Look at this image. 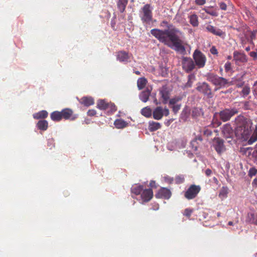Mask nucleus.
<instances>
[{"mask_svg": "<svg viewBox=\"0 0 257 257\" xmlns=\"http://www.w3.org/2000/svg\"><path fill=\"white\" fill-rule=\"evenodd\" d=\"M213 147L217 153L220 156L226 151V148L224 145V141L219 138H214Z\"/></svg>", "mask_w": 257, "mask_h": 257, "instance_id": "6", "label": "nucleus"}, {"mask_svg": "<svg viewBox=\"0 0 257 257\" xmlns=\"http://www.w3.org/2000/svg\"><path fill=\"white\" fill-rule=\"evenodd\" d=\"M193 212V209L186 208L185 209L183 215L189 218Z\"/></svg>", "mask_w": 257, "mask_h": 257, "instance_id": "36", "label": "nucleus"}, {"mask_svg": "<svg viewBox=\"0 0 257 257\" xmlns=\"http://www.w3.org/2000/svg\"><path fill=\"white\" fill-rule=\"evenodd\" d=\"M181 100V97H174L170 100L169 105L173 109V111L175 113L178 112L179 110L180 109L181 105L180 104H176L178 101Z\"/></svg>", "mask_w": 257, "mask_h": 257, "instance_id": "14", "label": "nucleus"}, {"mask_svg": "<svg viewBox=\"0 0 257 257\" xmlns=\"http://www.w3.org/2000/svg\"><path fill=\"white\" fill-rule=\"evenodd\" d=\"M207 30L210 33L214 35L221 36L223 34V32L219 30H216L213 26L211 25H208L206 27Z\"/></svg>", "mask_w": 257, "mask_h": 257, "instance_id": "27", "label": "nucleus"}, {"mask_svg": "<svg viewBox=\"0 0 257 257\" xmlns=\"http://www.w3.org/2000/svg\"><path fill=\"white\" fill-rule=\"evenodd\" d=\"M220 212L217 213V216L219 217V216H220Z\"/></svg>", "mask_w": 257, "mask_h": 257, "instance_id": "63", "label": "nucleus"}, {"mask_svg": "<svg viewBox=\"0 0 257 257\" xmlns=\"http://www.w3.org/2000/svg\"><path fill=\"white\" fill-rule=\"evenodd\" d=\"M127 0H119L117 3V7L121 13H123L127 4Z\"/></svg>", "mask_w": 257, "mask_h": 257, "instance_id": "31", "label": "nucleus"}, {"mask_svg": "<svg viewBox=\"0 0 257 257\" xmlns=\"http://www.w3.org/2000/svg\"><path fill=\"white\" fill-rule=\"evenodd\" d=\"M144 17L143 19L145 22H150L152 19V12L150 10V5L149 4L146 5L143 9Z\"/></svg>", "mask_w": 257, "mask_h": 257, "instance_id": "13", "label": "nucleus"}, {"mask_svg": "<svg viewBox=\"0 0 257 257\" xmlns=\"http://www.w3.org/2000/svg\"><path fill=\"white\" fill-rule=\"evenodd\" d=\"M238 113V110L236 108L225 109L221 111L219 113L220 119L223 121H226L234 114Z\"/></svg>", "mask_w": 257, "mask_h": 257, "instance_id": "7", "label": "nucleus"}, {"mask_svg": "<svg viewBox=\"0 0 257 257\" xmlns=\"http://www.w3.org/2000/svg\"><path fill=\"white\" fill-rule=\"evenodd\" d=\"M225 69L226 71H228L231 69V64L230 63H227L225 65Z\"/></svg>", "mask_w": 257, "mask_h": 257, "instance_id": "49", "label": "nucleus"}, {"mask_svg": "<svg viewBox=\"0 0 257 257\" xmlns=\"http://www.w3.org/2000/svg\"><path fill=\"white\" fill-rule=\"evenodd\" d=\"M237 126L235 129L236 137L242 141H246L251 134V121L243 116H238L236 119Z\"/></svg>", "mask_w": 257, "mask_h": 257, "instance_id": "2", "label": "nucleus"}, {"mask_svg": "<svg viewBox=\"0 0 257 257\" xmlns=\"http://www.w3.org/2000/svg\"><path fill=\"white\" fill-rule=\"evenodd\" d=\"M210 51L212 54L217 55L218 54L217 50L214 46L212 47Z\"/></svg>", "mask_w": 257, "mask_h": 257, "instance_id": "45", "label": "nucleus"}, {"mask_svg": "<svg viewBox=\"0 0 257 257\" xmlns=\"http://www.w3.org/2000/svg\"><path fill=\"white\" fill-rule=\"evenodd\" d=\"M257 141V125H255L252 133L249 135V138L247 141V144L249 145L253 144Z\"/></svg>", "mask_w": 257, "mask_h": 257, "instance_id": "17", "label": "nucleus"}, {"mask_svg": "<svg viewBox=\"0 0 257 257\" xmlns=\"http://www.w3.org/2000/svg\"><path fill=\"white\" fill-rule=\"evenodd\" d=\"M212 134V132L208 128H206L204 131V135L207 137L211 136Z\"/></svg>", "mask_w": 257, "mask_h": 257, "instance_id": "43", "label": "nucleus"}, {"mask_svg": "<svg viewBox=\"0 0 257 257\" xmlns=\"http://www.w3.org/2000/svg\"><path fill=\"white\" fill-rule=\"evenodd\" d=\"M246 221L257 225V213H249L247 215Z\"/></svg>", "mask_w": 257, "mask_h": 257, "instance_id": "18", "label": "nucleus"}, {"mask_svg": "<svg viewBox=\"0 0 257 257\" xmlns=\"http://www.w3.org/2000/svg\"><path fill=\"white\" fill-rule=\"evenodd\" d=\"M212 173V172L211 170H210V169H207L205 171V174L207 177L210 176L211 175Z\"/></svg>", "mask_w": 257, "mask_h": 257, "instance_id": "50", "label": "nucleus"}, {"mask_svg": "<svg viewBox=\"0 0 257 257\" xmlns=\"http://www.w3.org/2000/svg\"><path fill=\"white\" fill-rule=\"evenodd\" d=\"M210 79L213 83L216 85L223 86L228 83L227 80L222 77H216L213 76L210 77Z\"/></svg>", "mask_w": 257, "mask_h": 257, "instance_id": "15", "label": "nucleus"}, {"mask_svg": "<svg viewBox=\"0 0 257 257\" xmlns=\"http://www.w3.org/2000/svg\"><path fill=\"white\" fill-rule=\"evenodd\" d=\"M117 57V59L120 61H126L129 58L128 53L123 51L118 52Z\"/></svg>", "mask_w": 257, "mask_h": 257, "instance_id": "26", "label": "nucleus"}, {"mask_svg": "<svg viewBox=\"0 0 257 257\" xmlns=\"http://www.w3.org/2000/svg\"><path fill=\"white\" fill-rule=\"evenodd\" d=\"M245 50H246V51H249L250 50V48H249V47H246V48H245Z\"/></svg>", "mask_w": 257, "mask_h": 257, "instance_id": "61", "label": "nucleus"}, {"mask_svg": "<svg viewBox=\"0 0 257 257\" xmlns=\"http://www.w3.org/2000/svg\"><path fill=\"white\" fill-rule=\"evenodd\" d=\"M199 185H191L184 193V197L188 200H192L196 198L201 191Z\"/></svg>", "mask_w": 257, "mask_h": 257, "instance_id": "4", "label": "nucleus"}, {"mask_svg": "<svg viewBox=\"0 0 257 257\" xmlns=\"http://www.w3.org/2000/svg\"><path fill=\"white\" fill-rule=\"evenodd\" d=\"M149 97H142V100L144 102H147L149 100Z\"/></svg>", "mask_w": 257, "mask_h": 257, "instance_id": "55", "label": "nucleus"}, {"mask_svg": "<svg viewBox=\"0 0 257 257\" xmlns=\"http://www.w3.org/2000/svg\"><path fill=\"white\" fill-rule=\"evenodd\" d=\"M62 117L65 119H69L73 114V110L70 108H65L61 111Z\"/></svg>", "mask_w": 257, "mask_h": 257, "instance_id": "19", "label": "nucleus"}, {"mask_svg": "<svg viewBox=\"0 0 257 257\" xmlns=\"http://www.w3.org/2000/svg\"><path fill=\"white\" fill-rule=\"evenodd\" d=\"M127 123L121 119H117L114 122V125L117 128H123L127 126Z\"/></svg>", "mask_w": 257, "mask_h": 257, "instance_id": "23", "label": "nucleus"}, {"mask_svg": "<svg viewBox=\"0 0 257 257\" xmlns=\"http://www.w3.org/2000/svg\"><path fill=\"white\" fill-rule=\"evenodd\" d=\"M171 192L169 189L162 187L160 188L155 194V197L157 198L169 199L171 197Z\"/></svg>", "mask_w": 257, "mask_h": 257, "instance_id": "11", "label": "nucleus"}, {"mask_svg": "<svg viewBox=\"0 0 257 257\" xmlns=\"http://www.w3.org/2000/svg\"><path fill=\"white\" fill-rule=\"evenodd\" d=\"M193 59L198 68H202L205 66L206 57L199 50H196L194 51Z\"/></svg>", "mask_w": 257, "mask_h": 257, "instance_id": "5", "label": "nucleus"}, {"mask_svg": "<svg viewBox=\"0 0 257 257\" xmlns=\"http://www.w3.org/2000/svg\"><path fill=\"white\" fill-rule=\"evenodd\" d=\"M244 107L246 109H248L249 108V105H248V102H245L244 103Z\"/></svg>", "mask_w": 257, "mask_h": 257, "instance_id": "54", "label": "nucleus"}, {"mask_svg": "<svg viewBox=\"0 0 257 257\" xmlns=\"http://www.w3.org/2000/svg\"><path fill=\"white\" fill-rule=\"evenodd\" d=\"M195 67V65L192 59L187 57L183 58L182 67L186 72L189 73L192 71Z\"/></svg>", "mask_w": 257, "mask_h": 257, "instance_id": "9", "label": "nucleus"}, {"mask_svg": "<svg viewBox=\"0 0 257 257\" xmlns=\"http://www.w3.org/2000/svg\"><path fill=\"white\" fill-rule=\"evenodd\" d=\"M228 225H233V222L229 221L228 223Z\"/></svg>", "mask_w": 257, "mask_h": 257, "instance_id": "59", "label": "nucleus"}, {"mask_svg": "<svg viewBox=\"0 0 257 257\" xmlns=\"http://www.w3.org/2000/svg\"><path fill=\"white\" fill-rule=\"evenodd\" d=\"M152 91L151 87H147L142 92L143 96H150Z\"/></svg>", "mask_w": 257, "mask_h": 257, "instance_id": "37", "label": "nucleus"}, {"mask_svg": "<svg viewBox=\"0 0 257 257\" xmlns=\"http://www.w3.org/2000/svg\"><path fill=\"white\" fill-rule=\"evenodd\" d=\"M96 107L101 110H107L111 113L117 110V107L113 103L109 102L105 99H99L96 103Z\"/></svg>", "mask_w": 257, "mask_h": 257, "instance_id": "3", "label": "nucleus"}, {"mask_svg": "<svg viewBox=\"0 0 257 257\" xmlns=\"http://www.w3.org/2000/svg\"><path fill=\"white\" fill-rule=\"evenodd\" d=\"M163 98H164L163 102H164V103H166L168 98H169V97H163Z\"/></svg>", "mask_w": 257, "mask_h": 257, "instance_id": "57", "label": "nucleus"}, {"mask_svg": "<svg viewBox=\"0 0 257 257\" xmlns=\"http://www.w3.org/2000/svg\"><path fill=\"white\" fill-rule=\"evenodd\" d=\"M242 94L244 95H247L249 93V88L248 87H243L242 90Z\"/></svg>", "mask_w": 257, "mask_h": 257, "instance_id": "41", "label": "nucleus"}, {"mask_svg": "<svg viewBox=\"0 0 257 257\" xmlns=\"http://www.w3.org/2000/svg\"><path fill=\"white\" fill-rule=\"evenodd\" d=\"M257 173V169L254 167H252L249 169L248 171V176L250 177H252L253 176H255Z\"/></svg>", "mask_w": 257, "mask_h": 257, "instance_id": "39", "label": "nucleus"}, {"mask_svg": "<svg viewBox=\"0 0 257 257\" xmlns=\"http://www.w3.org/2000/svg\"><path fill=\"white\" fill-rule=\"evenodd\" d=\"M175 182L178 184L183 183L184 182V178L182 176H177L175 177Z\"/></svg>", "mask_w": 257, "mask_h": 257, "instance_id": "38", "label": "nucleus"}, {"mask_svg": "<svg viewBox=\"0 0 257 257\" xmlns=\"http://www.w3.org/2000/svg\"><path fill=\"white\" fill-rule=\"evenodd\" d=\"M37 126L39 130L44 131L47 130L48 123L46 120H41L37 122Z\"/></svg>", "mask_w": 257, "mask_h": 257, "instance_id": "22", "label": "nucleus"}, {"mask_svg": "<svg viewBox=\"0 0 257 257\" xmlns=\"http://www.w3.org/2000/svg\"><path fill=\"white\" fill-rule=\"evenodd\" d=\"M250 56L254 58H257V53L255 52H251L250 53Z\"/></svg>", "mask_w": 257, "mask_h": 257, "instance_id": "53", "label": "nucleus"}, {"mask_svg": "<svg viewBox=\"0 0 257 257\" xmlns=\"http://www.w3.org/2000/svg\"><path fill=\"white\" fill-rule=\"evenodd\" d=\"M147 82L148 81L145 77L139 78L137 81V85L139 89H142L145 88Z\"/></svg>", "mask_w": 257, "mask_h": 257, "instance_id": "29", "label": "nucleus"}, {"mask_svg": "<svg viewBox=\"0 0 257 257\" xmlns=\"http://www.w3.org/2000/svg\"><path fill=\"white\" fill-rule=\"evenodd\" d=\"M205 0H196L195 2L197 5H203L205 3Z\"/></svg>", "mask_w": 257, "mask_h": 257, "instance_id": "48", "label": "nucleus"}, {"mask_svg": "<svg viewBox=\"0 0 257 257\" xmlns=\"http://www.w3.org/2000/svg\"><path fill=\"white\" fill-rule=\"evenodd\" d=\"M256 149L253 152L252 154V157L254 159V160L257 161V144L255 145Z\"/></svg>", "mask_w": 257, "mask_h": 257, "instance_id": "44", "label": "nucleus"}, {"mask_svg": "<svg viewBox=\"0 0 257 257\" xmlns=\"http://www.w3.org/2000/svg\"><path fill=\"white\" fill-rule=\"evenodd\" d=\"M141 113L142 115L146 117H150L152 115V111L150 107H146L142 109Z\"/></svg>", "mask_w": 257, "mask_h": 257, "instance_id": "32", "label": "nucleus"}, {"mask_svg": "<svg viewBox=\"0 0 257 257\" xmlns=\"http://www.w3.org/2000/svg\"><path fill=\"white\" fill-rule=\"evenodd\" d=\"M198 89L200 91H202L204 95H211V90L208 87V85L206 83H203Z\"/></svg>", "mask_w": 257, "mask_h": 257, "instance_id": "28", "label": "nucleus"}, {"mask_svg": "<svg viewBox=\"0 0 257 257\" xmlns=\"http://www.w3.org/2000/svg\"><path fill=\"white\" fill-rule=\"evenodd\" d=\"M228 193V188L227 187H222L220 190L219 197L220 199H223L227 197Z\"/></svg>", "mask_w": 257, "mask_h": 257, "instance_id": "30", "label": "nucleus"}, {"mask_svg": "<svg viewBox=\"0 0 257 257\" xmlns=\"http://www.w3.org/2000/svg\"><path fill=\"white\" fill-rule=\"evenodd\" d=\"M257 85V81L255 82V83H254V86H256Z\"/></svg>", "mask_w": 257, "mask_h": 257, "instance_id": "62", "label": "nucleus"}, {"mask_svg": "<svg viewBox=\"0 0 257 257\" xmlns=\"http://www.w3.org/2000/svg\"><path fill=\"white\" fill-rule=\"evenodd\" d=\"M87 114L88 116H93L96 115V111L94 109H89L87 112Z\"/></svg>", "mask_w": 257, "mask_h": 257, "instance_id": "40", "label": "nucleus"}, {"mask_svg": "<svg viewBox=\"0 0 257 257\" xmlns=\"http://www.w3.org/2000/svg\"><path fill=\"white\" fill-rule=\"evenodd\" d=\"M51 118L55 121H59L62 119V115L61 111H55L50 114Z\"/></svg>", "mask_w": 257, "mask_h": 257, "instance_id": "21", "label": "nucleus"}, {"mask_svg": "<svg viewBox=\"0 0 257 257\" xmlns=\"http://www.w3.org/2000/svg\"><path fill=\"white\" fill-rule=\"evenodd\" d=\"M190 21L191 24L193 26H197L198 25V21L197 16L195 15H193L190 16Z\"/></svg>", "mask_w": 257, "mask_h": 257, "instance_id": "35", "label": "nucleus"}, {"mask_svg": "<svg viewBox=\"0 0 257 257\" xmlns=\"http://www.w3.org/2000/svg\"><path fill=\"white\" fill-rule=\"evenodd\" d=\"M170 89L167 86H163L160 90L162 96H168L170 95Z\"/></svg>", "mask_w": 257, "mask_h": 257, "instance_id": "33", "label": "nucleus"}, {"mask_svg": "<svg viewBox=\"0 0 257 257\" xmlns=\"http://www.w3.org/2000/svg\"><path fill=\"white\" fill-rule=\"evenodd\" d=\"M143 189V185H135L131 188V192L136 195H141Z\"/></svg>", "mask_w": 257, "mask_h": 257, "instance_id": "20", "label": "nucleus"}, {"mask_svg": "<svg viewBox=\"0 0 257 257\" xmlns=\"http://www.w3.org/2000/svg\"><path fill=\"white\" fill-rule=\"evenodd\" d=\"M159 205H157L156 210H158L159 209Z\"/></svg>", "mask_w": 257, "mask_h": 257, "instance_id": "64", "label": "nucleus"}, {"mask_svg": "<svg viewBox=\"0 0 257 257\" xmlns=\"http://www.w3.org/2000/svg\"><path fill=\"white\" fill-rule=\"evenodd\" d=\"M169 114V109L167 108H165L163 109L161 106L157 107L153 112V118L157 120L161 119L164 115L165 116H168Z\"/></svg>", "mask_w": 257, "mask_h": 257, "instance_id": "8", "label": "nucleus"}, {"mask_svg": "<svg viewBox=\"0 0 257 257\" xmlns=\"http://www.w3.org/2000/svg\"><path fill=\"white\" fill-rule=\"evenodd\" d=\"M161 125L159 122L150 121L149 122V130L151 132H154L160 128Z\"/></svg>", "mask_w": 257, "mask_h": 257, "instance_id": "25", "label": "nucleus"}, {"mask_svg": "<svg viewBox=\"0 0 257 257\" xmlns=\"http://www.w3.org/2000/svg\"><path fill=\"white\" fill-rule=\"evenodd\" d=\"M213 181H214V182H215L216 184H217L218 183V181L216 177H214V178H213Z\"/></svg>", "mask_w": 257, "mask_h": 257, "instance_id": "56", "label": "nucleus"}, {"mask_svg": "<svg viewBox=\"0 0 257 257\" xmlns=\"http://www.w3.org/2000/svg\"><path fill=\"white\" fill-rule=\"evenodd\" d=\"M221 133L223 137L226 139H232L234 135H235V131H233V130L229 123H226L223 126Z\"/></svg>", "mask_w": 257, "mask_h": 257, "instance_id": "10", "label": "nucleus"}, {"mask_svg": "<svg viewBox=\"0 0 257 257\" xmlns=\"http://www.w3.org/2000/svg\"><path fill=\"white\" fill-rule=\"evenodd\" d=\"M220 9L223 10H225L226 9L227 6L225 4L222 3L220 5Z\"/></svg>", "mask_w": 257, "mask_h": 257, "instance_id": "51", "label": "nucleus"}, {"mask_svg": "<svg viewBox=\"0 0 257 257\" xmlns=\"http://www.w3.org/2000/svg\"><path fill=\"white\" fill-rule=\"evenodd\" d=\"M250 37L251 41H252V40L255 38L256 31H254L252 32H250Z\"/></svg>", "mask_w": 257, "mask_h": 257, "instance_id": "46", "label": "nucleus"}, {"mask_svg": "<svg viewBox=\"0 0 257 257\" xmlns=\"http://www.w3.org/2000/svg\"><path fill=\"white\" fill-rule=\"evenodd\" d=\"M48 113L46 110H41L33 114V117L35 119H39L41 118H45L47 117Z\"/></svg>", "mask_w": 257, "mask_h": 257, "instance_id": "24", "label": "nucleus"}, {"mask_svg": "<svg viewBox=\"0 0 257 257\" xmlns=\"http://www.w3.org/2000/svg\"><path fill=\"white\" fill-rule=\"evenodd\" d=\"M154 102L156 104H158V101H157V99L156 98V97H154Z\"/></svg>", "mask_w": 257, "mask_h": 257, "instance_id": "58", "label": "nucleus"}, {"mask_svg": "<svg viewBox=\"0 0 257 257\" xmlns=\"http://www.w3.org/2000/svg\"><path fill=\"white\" fill-rule=\"evenodd\" d=\"M234 57L236 60H240L242 62H245L247 61L246 56L244 54L235 53Z\"/></svg>", "mask_w": 257, "mask_h": 257, "instance_id": "34", "label": "nucleus"}, {"mask_svg": "<svg viewBox=\"0 0 257 257\" xmlns=\"http://www.w3.org/2000/svg\"><path fill=\"white\" fill-rule=\"evenodd\" d=\"M204 11H205L206 13H207L212 16H216L217 15V13L216 12H214V11L210 12L206 9H204Z\"/></svg>", "mask_w": 257, "mask_h": 257, "instance_id": "47", "label": "nucleus"}, {"mask_svg": "<svg viewBox=\"0 0 257 257\" xmlns=\"http://www.w3.org/2000/svg\"><path fill=\"white\" fill-rule=\"evenodd\" d=\"M150 186L151 187L157 188V186L156 185V182L155 181H151L150 182Z\"/></svg>", "mask_w": 257, "mask_h": 257, "instance_id": "52", "label": "nucleus"}, {"mask_svg": "<svg viewBox=\"0 0 257 257\" xmlns=\"http://www.w3.org/2000/svg\"><path fill=\"white\" fill-rule=\"evenodd\" d=\"M178 32L175 29L164 31L153 29L151 30V34L165 45L170 47H174L177 51L184 53L185 44L178 36Z\"/></svg>", "mask_w": 257, "mask_h": 257, "instance_id": "1", "label": "nucleus"}, {"mask_svg": "<svg viewBox=\"0 0 257 257\" xmlns=\"http://www.w3.org/2000/svg\"><path fill=\"white\" fill-rule=\"evenodd\" d=\"M153 197V192L152 189H143L141 197L144 202L150 201Z\"/></svg>", "mask_w": 257, "mask_h": 257, "instance_id": "12", "label": "nucleus"}, {"mask_svg": "<svg viewBox=\"0 0 257 257\" xmlns=\"http://www.w3.org/2000/svg\"><path fill=\"white\" fill-rule=\"evenodd\" d=\"M47 145L50 147V149H52L54 147V140L53 139H49L48 140Z\"/></svg>", "mask_w": 257, "mask_h": 257, "instance_id": "42", "label": "nucleus"}, {"mask_svg": "<svg viewBox=\"0 0 257 257\" xmlns=\"http://www.w3.org/2000/svg\"><path fill=\"white\" fill-rule=\"evenodd\" d=\"M135 73L137 75H140V72L138 71H135Z\"/></svg>", "mask_w": 257, "mask_h": 257, "instance_id": "60", "label": "nucleus"}, {"mask_svg": "<svg viewBox=\"0 0 257 257\" xmlns=\"http://www.w3.org/2000/svg\"><path fill=\"white\" fill-rule=\"evenodd\" d=\"M79 102L85 106H89L93 105L94 103V99L92 97H78Z\"/></svg>", "mask_w": 257, "mask_h": 257, "instance_id": "16", "label": "nucleus"}]
</instances>
